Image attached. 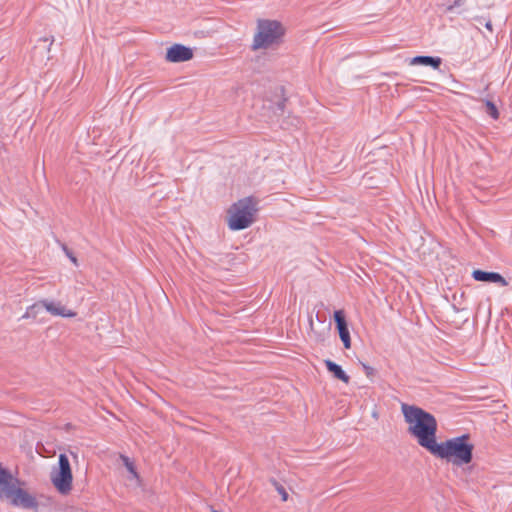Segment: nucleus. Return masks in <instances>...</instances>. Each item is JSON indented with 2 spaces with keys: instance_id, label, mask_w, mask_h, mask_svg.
<instances>
[{
  "instance_id": "21",
  "label": "nucleus",
  "mask_w": 512,
  "mask_h": 512,
  "mask_svg": "<svg viewBox=\"0 0 512 512\" xmlns=\"http://www.w3.org/2000/svg\"><path fill=\"white\" fill-rule=\"evenodd\" d=\"M284 105H285V100H283V101H281V102H279V103H278V108H279L281 111H283V109H284Z\"/></svg>"
},
{
  "instance_id": "7",
  "label": "nucleus",
  "mask_w": 512,
  "mask_h": 512,
  "mask_svg": "<svg viewBox=\"0 0 512 512\" xmlns=\"http://www.w3.org/2000/svg\"><path fill=\"white\" fill-rule=\"evenodd\" d=\"M73 475L70 462L65 454H60L58 467L51 472V482L61 494H68L72 489Z\"/></svg>"
},
{
  "instance_id": "15",
  "label": "nucleus",
  "mask_w": 512,
  "mask_h": 512,
  "mask_svg": "<svg viewBox=\"0 0 512 512\" xmlns=\"http://www.w3.org/2000/svg\"><path fill=\"white\" fill-rule=\"evenodd\" d=\"M121 459H122L123 464L125 465V467L127 468L129 473H131V472L136 470L134 465H133V463L129 460L128 457L122 455Z\"/></svg>"
},
{
  "instance_id": "9",
  "label": "nucleus",
  "mask_w": 512,
  "mask_h": 512,
  "mask_svg": "<svg viewBox=\"0 0 512 512\" xmlns=\"http://www.w3.org/2000/svg\"><path fill=\"white\" fill-rule=\"evenodd\" d=\"M193 58V51L191 48L181 44H174L167 49L166 60L171 63H180L189 61Z\"/></svg>"
},
{
  "instance_id": "13",
  "label": "nucleus",
  "mask_w": 512,
  "mask_h": 512,
  "mask_svg": "<svg viewBox=\"0 0 512 512\" xmlns=\"http://www.w3.org/2000/svg\"><path fill=\"white\" fill-rule=\"evenodd\" d=\"M486 112L489 114L494 120L499 118V112L495 104L489 100L485 101Z\"/></svg>"
},
{
  "instance_id": "4",
  "label": "nucleus",
  "mask_w": 512,
  "mask_h": 512,
  "mask_svg": "<svg viewBox=\"0 0 512 512\" xmlns=\"http://www.w3.org/2000/svg\"><path fill=\"white\" fill-rule=\"evenodd\" d=\"M43 310L52 317L71 319L77 316L76 308L71 302L67 298L58 295L57 297H46L38 300L27 308L23 318L35 319Z\"/></svg>"
},
{
  "instance_id": "17",
  "label": "nucleus",
  "mask_w": 512,
  "mask_h": 512,
  "mask_svg": "<svg viewBox=\"0 0 512 512\" xmlns=\"http://www.w3.org/2000/svg\"><path fill=\"white\" fill-rule=\"evenodd\" d=\"M276 489H277L278 493L281 495L282 500H283V501H287V499H288V493L286 492V490L284 489V487H283V486H281V485H277V486H276Z\"/></svg>"
},
{
  "instance_id": "12",
  "label": "nucleus",
  "mask_w": 512,
  "mask_h": 512,
  "mask_svg": "<svg viewBox=\"0 0 512 512\" xmlns=\"http://www.w3.org/2000/svg\"><path fill=\"white\" fill-rule=\"evenodd\" d=\"M410 64L431 66L437 69L441 65V58L432 56H416L410 60Z\"/></svg>"
},
{
  "instance_id": "14",
  "label": "nucleus",
  "mask_w": 512,
  "mask_h": 512,
  "mask_svg": "<svg viewBox=\"0 0 512 512\" xmlns=\"http://www.w3.org/2000/svg\"><path fill=\"white\" fill-rule=\"evenodd\" d=\"M11 472L0 463V488L5 484Z\"/></svg>"
},
{
  "instance_id": "20",
  "label": "nucleus",
  "mask_w": 512,
  "mask_h": 512,
  "mask_svg": "<svg viewBox=\"0 0 512 512\" xmlns=\"http://www.w3.org/2000/svg\"><path fill=\"white\" fill-rule=\"evenodd\" d=\"M129 480H135L136 482L139 481V476L136 470L130 473Z\"/></svg>"
},
{
  "instance_id": "8",
  "label": "nucleus",
  "mask_w": 512,
  "mask_h": 512,
  "mask_svg": "<svg viewBox=\"0 0 512 512\" xmlns=\"http://www.w3.org/2000/svg\"><path fill=\"white\" fill-rule=\"evenodd\" d=\"M472 276L476 281L492 283L500 287L512 286V277L504 278L497 272L474 270Z\"/></svg>"
},
{
  "instance_id": "3",
  "label": "nucleus",
  "mask_w": 512,
  "mask_h": 512,
  "mask_svg": "<svg viewBox=\"0 0 512 512\" xmlns=\"http://www.w3.org/2000/svg\"><path fill=\"white\" fill-rule=\"evenodd\" d=\"M0 499L25 510L37 511L39 507L36 497L26 488V484L12 473L0 488Z\"/></svg>"
},
{
  "instance_id": "1",
  "label": "nucleus",
  "mask_w": 512,
  "mask_h": 512,
  "mask_svg": "<svg viewBox=\"0 0 512 512\" xmlns=\"http://www.w3.org/2000/svg\"><path fill=\"white\" fill-rule=\"evenodd\" d=\"M401 412L407 424V433L429 452L437 441L435 417L418 406L406 403L401 404Z\"/></svg>"
},
{
  "instance_id": "11",
  "label": "nucleus",
  "mask_w": 512,
  "mask_h": 512,
  "mask_svg": "<svg viewBox=\"0 0 512 512\" xmlns=\"http://www.w3.org/2000/svg\"><path fill=\"white\" fill-rule=\"evenodd\" d=\"M327 370L333 375L334 378L341 380L342 382L348 384L350 381V377L345 373V371L336 363L331 360L324 361Z\"/></svg>"
},
{
  "instance_id": "6",
  "label": "nucleus",
  "mask_w": 512,
  "mask_h": 512,
  "mask_svg": "<svg viewBox=\"0 0 512 512\" xmlns=\"http://www.w3.org/2000/svg\"><path fill=\"white\" fill-rule=\"evenodd\" d=\"M257 212V201L253 197H245L228 210L227 225L232 231L244 230L252 225Z\"/></svg>"
},
{
  "instance_id": "18",
  "label": "nucleus",
  "mask_w": 512,
  "mask_h": 512,
  "mask_svg": "<svg viewBox=\"0 0 512 512\" xmlns=\"http://www.w3.org/2000/svg\"><path fill=\"white\" fill-rule=\"evenodd\" d=\"M462 3H463V0H454L453 4H452V5H450V6H448L447 10H448V11H451V10H453L455 7H459V6H461V5H462Z\"/></svg>"
},
{
  "instance_id": "22",
  "label": "nucleus",
  "mask_w": 512,
  "mask_h": 512,
  "mask_svg": "<svg viewBox=\"0 0 512 512\" xmlns=\"http://www.w3.org/2000/svg\"><path fill=\"white\" fill-rule=\"evenodd\" d=\"M486 27H487L488 29H491V23H487V24H486Z\"/></svg>"
},
{
  "instance_id": "19",
  "label": "nucleus",
  "mask_w": 512,
  "mask_h": 512,
  "mask_svg": "<svg viewBox=\"0 0 512 512\" xmlns=\"http://www.w3.org/2000/svg\"><path fill=\"white\" fill-rule=\"evenodd\" d=\"M363 368L365 369L366 375L368 377L373 375L374 369L366 364H363Z\"/></svg>"
},
{
  "instance_id": "10",
  "label": "nucleus",
  "mask_w": 512,
  "mask_h": 512,
  "mask_svg": "<svg viewBox=\"0 0 512 512\" xmlns=\"http://www.w3.org/2000/svg\"><path fill=\"white\" fill-rule=\"evenodd\" d=\"M334 319L337 325V329L339 332L340 339L346 349L351 347V338L350 333L347 327V323L345 320V316L342 310H337L334 312Z\"/></svg>"
},
{
  "instance_id": "5",
  "label": "nucleus",
  "mask_w": 512,
  "mask_h": 512,
  "mask_svg": "<svg viewBox=\"0 0 512 512\" xmlns=\"http://www.w3.org/2000/svg\"><path fill=\"white\" fill-rule=\"evenodd\" d=\"M285 35V28L281 22L270 19L257 21L256 33L253 37L251 49L257 51L279 45Z\"/></svg>"
},
{
  "instance_id": "16",
  "label": "nucleus",
  "mask_w": 512,
  "mask_h": 512,
  "mask_svg": "<svg viewBox=\"0 0 512 512\" xmlns=\"http://www.w3.org/2000/svg\"><path fill=\"white\" fill-rule=\"evenodd\" d=\"M63 250L67 257L73 262L74 265H78L77 258L74 256V254L66 247L63 246Z\"/></svg>"
},
{
  "instance_id": "2",
  "label": "nucleus",
  "mask_w": 512,
  "mask_h": 512,
  "mask_svg": "<svg viewBox=\"0 0 512 512\" xmlns=\"http://www.w3.org/2000/svg\"><path fill=\"white\" fill-rule=\"evenodd\" d=\"M474 446L468 435H462L436 443L429 453L455 466L467 465L472 461Z\"/></svg>"
}]
</instances>
